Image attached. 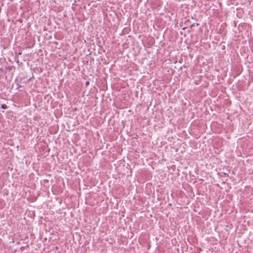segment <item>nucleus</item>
Instances as JSON below:
<instances>
[{"mask_svg":"<svg viewBox=\"0 0 253 253\" xmlns=\"http://www.w3.org/2000/svg\"><path fill=\"white\" fill-rule=\"evenodd\" d=\"M1 108L3 109H5L7 108V106L6 105L3 104L1 105Z\"/></svg>","mask_w":253,"mask_h":253,"instance_id":"obj_1","label":"nucleus"},{"mask_svg":"<svg viewBox=\"0 0 253 253\" xmlns=\"http://www.w3.org/2000/svg\"><path fill=\"white\" fill-rule=\"evenodd\" d=\"M195 26V23H193L191 26H190V28H192L193 27H194Z\"/></svg>","mask_w":253,"mask_h":253,"instance_id":"obj_2","label":"nucleus"},{"mask_svg":"<svg viewBox=\"0 0 253 253\" xmlns=\"http://www.w3.org/2000/svg\"><path fill=\"white\" fill-rule=\"evenodd\" d=\"M88 84H89V82H88V81H87V82L85 83V84H86V85H87Z\"/></svg>","mask_w":253,"mask_h":253,"instance_id":"obj_3","label":"nucleus"},{"mask_svg":"<svg viewBox=\"0 0 253 253\" xmlns=\"http://www.w3.org/2000/svg\"><path fill=\"white\" fill-rule=\"evenodd\" d=\"M11 68H12V67H8V68H7V69H8V70H11Z\"/></svg>","mask_w":253,"mask_h":253,"instance_id":"obj_4","label":"nucleus"},{"mask_svg":"<svg viewBox=\"0 0 253 253\" xmlns=\"http://www.w3.org/2000/svg\"><path fill=\"white\" fill-rule=\"evenodd\" d=\"M196 25L197 26H199V25H200V24H199V23H196Z\"/></svg>","mask_w":253,"mask_h":253,"instance_id":"obj_5","label":"nucleus"},{"mask_svg":"<svg viewBox=\"0 0 253 253\" xmlns=\"http://www.w3.org/2000/svg\"><path fill=\"white\" fill-rule=\"evenodd\" d=\"M186 28V27H184L182 28L183 30H185Z\"/></svg>","mask_w":253,"mask_h":253,"instance_id":"obj_6","label":"nucleus"}]
</instances>
